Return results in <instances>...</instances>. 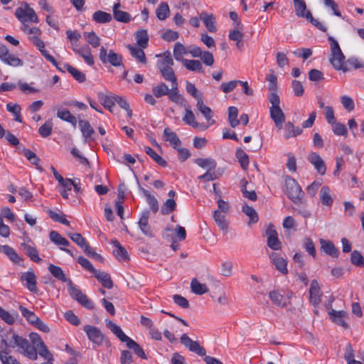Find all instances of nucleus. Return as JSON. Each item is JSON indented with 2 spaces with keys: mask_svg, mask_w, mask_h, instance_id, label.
<instances>
[{
  "mask_svg": "<svg viewBox=\"0 0 364 364\" xmlns=\"http://www.w3.org/2000/svg\"><path fill=\"white\" fill-rule=\"evenodd\" d=\"M328 40L331 48V63L336 70L346 72L348 69L344 66L345 56L341 50L338 41L332 36H329Z\"/></svg>",
  "mask_w": 364,
  "mask_h": 364,
  "instance_id": "nucleus-4",
  "label": "nucleus"
},
{
  "mask_svg": "<svg viewBox=\"0 0 364 364\" xmlns=\"http://www.w3.org/2000/svg\"><path fill=\"white\" fill-rule=\"evenodd\" d=\"M199 16L208 31L211 33L216 32L217 27L215 26V19L213 14L203 11L200 14Z\"/></svg>",
  "mask_w": 364,
  "mask_h": 364,
  "instance_id": "nucleus-22",
  "label": "nucleus"
},
{
  "mask_svg": "<svg viewBox=\"0 0 364 364\" xmlns=\"http://www.w3.org/2000/svg\"><path fill=\"white\" fill-rule=\"evenodd\" d=\"M121 5L119 3L114 4L113 6V16L116 21L127 23L130 20V16L128 13L123 11L120 9Z\"/></svg>",
  "mask_w": 364,
  "mask_h": 364,
  "instance_id": "nucleus-30",
  "label": "nucleus"
},
{
  "mask_svg": "<svg viewBox=\"0 0 364 364\" xmlns=\"http://www.w3.org/2000/svg\"><path fill=\"white\" fill-rule=\"evenodd\" d=\"M34 348L36 350L37 354L46 360H53L52 353L48 350L43 342H41V345L38 348Z\"/></svg>",
  "mask_w": 364,
  "mask_h": 364,
  "instance_id": "nucleus-54",
  "label": "nucleus"
},
{
  "mask_svg": "<svg viewBox=\"0 0 364 364\" xmlns=\"http://www.w3.org/2000/svg\"><path fill=\"white\" fill-rule=\"evenodd\" d=\"M268 100L272 104L269 108L270 117L274 122L275 126L281 129L285 122V115L279 107V97L276 92H271L268 96Z\"/></svg>",
  "mask_w": 364,
  "mask_h": 364,
  "instance_id": "nucleus-3",
  "label": "nucleus"
},
{
  "mask_svg": "<svg viewBox=\"0 0 364 364\" xmlns=\"http://www.w3.org/2000/svg\"><path fill=\"white\" fill-rule=\"evenodd\" d=\"M21 28L28 36V41L35 46L42 55L54 66H57L55 58L45 49V43L40 38L42 34L41 29L36 26H30L28 24L22 25Z\"/></svg>",
  "mask_w": 364,
  "mask_h": 364,
  "instance_id": "nucleus-2",
  "label": "nucleus"
},
{
  "mask_svg": "<svg viewBox=\"0 0 364 364\" xmlns=\"http://www.w3.org/2000/svg\"><path fill=\"white\" fill-rule=\"evenodd\" d=\"M149 214L148 212L144 213L138 223V225L141 232L146 236H151V228L149 225Z\"/></svg>",
  "mask_w": 364,
  "mask_h": 364,
  "instance_id": "nucleus-33",
  "label": "nucleus"
},
{
  "mask_svg": "<svg viewBox=\"0 0 364 364\" xmlns=\"http://www.w3.org/2000/svg\"><path fill=\"white\" fill-rule=\"evenodd\" d=\"M100 58L103 63H109L114 66H119L122 63V58L112 50H109L108 54L107 50L102 47L100 48Z\"/></svg>",
  "mask_w": 364,
  "mask_h": 364,
  "instance_id": "nucleus-13",
  "label": "nucleus"
},
{
  "mask_svg": "<svg viewBox=\"0 0 364 364\" xmlns=\"http://www.w3.org/2000/svg\"><path fill=\"white\" fill-rule=\"evenodd\" d=\"M1 348L8 350L9 348H18V352L31 360L37 359L36 350L34 346L29 344L28 341L15 333L11 328L1 331Z\"/></svg>",
  "mask_w": 364,
  "mask_h": 364,
  "instance_id": "nucleus-1",
  "label": "nucleus"
},
{
  "mask_svg": "<svg viewBox=\"0 0 364 364\" xmlns=\"http://www.w3.org/2000/svg\"><path fill=\"white\" fill-rule=\"evenodd\" d=\"M302 133V129L299 127H295L291 122H288L285 125L284 138L289 139L295 137Z\"/></svg>",
  "mask_w": 364,
  "mask_h": 364,
  "instance_id": "nucleus-36",
  "label": "nucleus"
},
{
  "mask_svg": "<svg viewBox=\"0 0 364 364\" xmlns=\"http://www.w3.org/2000/svg\"><path fill=\"white\" fill-rule=\"evenodd\" d=\"M309 295H310V302L314 306H317L321 302V297L322 296V292L321 291V288L317 280L314 279L311 281L310 289H309Z\"/></svg>",
  "mask_w": 364,
  "mask_h": 364,
  "instance_id": "nucleus-14",
  "label": "nucleus"
},
{
  "mask_svg": "<svg viewBox=\"0 0 364 364\" xmlns=\"http://www.w3.org/2000/svg\"><path fill=\"white\" fill-rule=\"evenodd\" d=\"M48 270L56 279L62 282H67V278L61 267L54 264H50L48 267Z\"/></svg>",
  "mask_w": 364,
  "mask_h": 364,
  "instance_id": "nucleus-51",
  "label": "nucleus"
},
{
  "mask_svg": "<svg viewBox=\"0 0 364 364\" xmlns=\"http://www.w3.org/2000/svg\"><path fill=\"white\" fill-rule=\"evenodd\" d=\"M48 213L54 221L60 223L68 226L70 225V222L65 218V215L63 214V213L60 211L56 212L54 210H49L48 211Z\"/></svg>",
  "mask_w": 364,
  "mask_h": 364,
  "instance_id": "nucleus-53",
  "label": "nucleus"
},
{
  "mask_svg": "<svg viewBox=\"0 0 364 364\" xmlns=\"http://www.w3.org/2000/svg\"><path fill=\"white\" fill-rule=\"evenodd\" d=\"M83 36L86 41L93 48H97L100 46V38L95 32H84Z\"/></svg>",
  "mask_w": 364,
  "mask_h": 364,
  "instance_id": "nucleus-47",
  "label": "nucleus"
},
{
  "mask_svg": "<svg viewBox=\"0 0 364 364\" xmlns=\"http://www.w3.org/2000/svg\"><path fill=\"white\" fill-rule=\"evenodd\" d=\"M157 18L162 21L169 16V7L167 4L161 3L156 10Z\"/></svg>",
  "mask_w": 364,
  "mask_h": 364,
  "instance_id": "nucleus-55",
  "label": "nucleus"
},
{
  "mask_svg": "<svg viewBox=\"0 0 364 364\" xmlns=\"http://www.w3.org/2000/svg\"><path fill=\"white\" fill-rule=\"evenodd\" d=\"M15 16L22 23V25L27 24L29 22H38V18L35 11L26 4L21 5L16 9Z\"/></svg>",
  "mask_w": 364,
  "mask_h": 364,
  "instance_id": "nucleus-6",
  "label": "nucleus"
},
{
  "mask_svg": "<svg viewBox=\"0 0 364 364\" xmlns=\"http://www.w3.org/2000/svg\"><path fill=\"white\" fill-rule=\"evenodd\" d=\"M92 18L97 23H105L111 21L112 16L110 14L97 11L93 14Z\"/></svg>",
  "mask_w": 364,
  "mask_h": 364,
  "instance_id": "nucleus-46",
  "label": "nucleus"
},
{
  "mask_svg": "<svg viewBox=\"0 0 364 364\" xmlns=\"http://www.w3.org/2000/svg\"><path fill=\"white\" fill-rule=\"evenodd\" d=\"M270 72L266 77V80L268 82V88L272 91L271 92H276L277 90V77L274 70H270Z\"/></svg>",
  "mask_w": 364,
  "mask_h": 364,
  "instance_id": "nucleus-59",
  "label": "nucleus"
},
{
  "mask_svg": "<svg viewBox=\"0 0 364 364\" xmlns=\"http://www.w3.org/2000/svg\"><path fill=\"white\" fill-rule=\"evenodd\" d=\"M242 211L250 218L248 225H251L258 221V215L252 207L249 206L247 204H245L242 207Z\"/></svg>",
  "mask_w": 364,
  "mask_h": 364,
  "instance_id": "nucleus-38",
  "label": "nucleus"
},
{
  "mask_svg": "<svg viewBox=\"0 0 364 364\" xmlns=\"http://www.w3.org/2000/svg\"><path fill=\"white\" fill-rule=\"evenodd\" d=\"M97 98L105 108L112 112V107L114 106L115 103V96H109L105 93L99 92L97 94Z\"/></svg>",
  "mask_w": 364,
  "mask_h": 364,
  "instance_id": "nucleus-29",
  "label": "nucleus"
},
{
  "mask_svg": "<svg viewBox=\"0 0 364 364\" xmlns=\"http://www.w3.org/2000/svg\"><path fill=\"white\" fill-rule=\"evenodd\" d=\"M197 108L203 115L205 119L210 123V124H213L215 123V120L213 119V114L210 107H207L204 105L202 97L197 100Z\"/></svg>",
  "mask_w": 364,
  "mask_h": 364,
  "instance_id": "nucleus-24",
  "label": "nucleus"
},
{
  "mask_svg": "<svg viewBox=\"0 0 364 364\" xmlns=\"http://www.w3.org/2000/svg\"><path fill=\"white\" fill-rule=\"evenodd\" d=\"M19 310L22 316L29 322L39 330L43 332H48L49 328L46 325L33 311H31L28 309L20 306Z\"/></svg>",
  "mask_w": 364,
  "mask_h": 364,
  "instance_id": "nucleus-8",
  "label": "nucleus"
},
{
  "mask_svg": "<svg viewBox=\"0 0 364 364\" xmlns=\"http://www.w3.org/2000/svg\"><path fill=\"white\" fill-rule=\"evenodd\" d=\"M333 300V297H331L328 304H326V309L328 310V315L333 322L346 329L348 328V325L346 321L348 318V314L344 311H336L332 309L331 304Z\"/></svg>",
  "mask_w": 364,
  "mask_h": 364,
  "instance_id": "nucleus-7",
  "label": "nucleus"
},
{
  "mask_svg": "<svg viewBox=\"0 0 364 364\" xmlns=\"http://www.w3.org/2000/svg\"><path fill=\"white\" fill-rule=\"evenodd\" d=\"M126 344L129 348L133 349L137 355L142 358H146V355L143 349L134 341L129 338Z\"/></svg>",
  "mask_w": 364,
  "mask_h": 364,
  "instance_id": "nucleus-61",
  "label": "nucleus"
},
{
  "mask_svg": "<svg viewBox=\"0 0 364 364\" xmlns=\"http://www.w3.org/2000/svg\"><path fill=\"white\" fill-rule=\"evenodd\" d=\"M21 280L26 282V287L31 291H37L36 277L33 272L28 271L23 273L21 276Z\"/></svg>",
  "mask_w": 364,
  "mask_h": 364,
  "instance_id": "nucleus-20",
  "label": "nucleus"
},
{
  "mask_svg": "<svg viewBox=\"0 0 364 364\" xmlns=\"http://www.w3.org/2000/svg\"><path fill=\"white\" fill-rule=\"evenodd\" d=\"M3 62L10 66L13 67H20L23 65V61L13 54H10L7 55L6 58L3 60Z\"/></svg>",
  "mask_w": 364,
  "mask_h": 364,
  "instance_id": "nucleus-60",
  "label": "nucleus"
},
{
  "mask_svg": "<svg viewBox=\"0 0 364 364\" xmlns=\"http://www.w3.org/2000/svg\"><path fill=\"white\" fill-rule=\"evenodd\" d=\"M127 48L130 51L131 55L138 61L141 63H146V57L144 52L141 48H139L136 46L129 45Z\"/></svg>",
  "mask_w": 364,
  "mask_h": 364,
  "instance_id": "nucleus-43",
  "label": "nucleus"
},
{
  "mask_svg": "<svg viewBox=\"0 0 364 364\" xmlns=\"http://www.w3.org/2000/svg\"><path fill=\"white\" fill-rule=\"evenodd\" d=\"M93 274L102 286L108 289L112 287V282L108 274L104 272L97 271V269Z\"/></svg>",
  "mask_w": 364,
  "mask_h": 364,
  "instance_id": "nucleus-41",
  "label": "nucleus"
},
{
  "mask_svg": "<svg viewBox=\"0 0 364 364\" xmlns=\"http://www.w3.org/2000/svg\"><path fill=\"white\" fill-rule=\"evenodd\" d=\"M60 193L64 198H68V191H71L75 181L70 179L65 178L60 183Z\"/></svg>",
  "mask_w": 364,
  "mask_h": 364,
  "instance_id": "nucleus-49",
  "label": "nucleus"
},
{
  "mask_svg": "<svg viewBox=\"0 0 364 364\" xmlns=\"http://www.w3.org/2000/svg\"><path fill=\"white\" fill-rule=\"evenodd\" d=\"M60 71L65 72L68 71L69 73L72 75V76L79 82H83L85 81L86 77L85 75L77 70V68L71 66L69 64H63L62 67H59L57 63V66H55Z\"/></svg>",
  "mask_w": 364,
  "mask_h": 364,
  "instance_id": "nucleus-17",
  "label": "nucleus"
},
{
  "mask_svg": "<svg viewBox=\"0 0 364 364\" xmlns=\"http://www.w3.org/2000/svg\"><path fill=\"white\" fill-rule=\"evenodd\" d=\"M195 163L200 167L208 168L209 170L214 169L216 166L215 161L211 159H197Z\"/></svg>",
  "mask_w": 364,
  "mask_h": 364,
  "instance_id": "nucleus-57",
  "label": "nucleus"
},
{
  "mask_svg": "<svg viewBox=\"0 0 364 364\" xmlns=\"http://www.w3.org/2000/svg\"><path fill=\"white\" fill-rule=\"evenodd\" d=\"M320 199L323 205L330 206L333 203V198L330 194V189L327 186H323L320 191Z\"/></svg>",
  "mask_w": 364,
  "mask_h": 364,
  "instance_id": "nucleus-44",
  "label": "nucleus"
},
{
  "mask_svg": "<svg viewBox=\"0 0 364 364\" xmlns=\"http://www.w3.org/2000/svg\"><path fill=\"white\" fill-rule=\"evenodd\" d=\"M309 162L314 166L318 173L324 175L326 171V164L321 157L316 153L313 152L309 155Z\"/></svg>",
  "mask_w": 364,
  "mask_h": 364,
  "instance_id": "nucleus-16",
  "label": "nucleus"
},
{
  "mask_svg": "<svg viewBox=\"0 0 364 364\" xmlns=\"http://www.w3.org/2000/svg\"><path fill=\"white\" fill-rule=\"evenodd\" d=\"M57 117L60 119L70 123L73 127H76L77 119L68 109H60L57 111Z\"/></svg>",
  "mask_w": 364,
  "mask_h": 364,
  "instance_id": "nucleus-37",
  "label": "nucleus"
},
{
  "mask_svg": "<svg viewBox=\"0 0 364 364\" xmlns=\"http://www.w3.org/2000/svg\"><path fill=\"white\" fill-rule=\"evenodd\" d=\"M191 289L197 295H203L209 291L206 284L200 283L196 278H193L191 282Z\"/></svg>",
  "mask_w": 364,
  "mask_h": 364,
  "instance_id": "nucleus-35",
  "label": "nucleus"
},
{
  "mask_svg": "<svg viewBox=\"0 0 364 364\" xmlns=\"http://www.w3.org/2000/svg\"><path fill=\"white\" fill-rule=\"evenodd\" d=\"M67 37L69 41L71 42L72 48L75 47L77 48V42L81 38V35L79 32L76 31L68 30L66 31Z\"/></svg>",
  "mask_w": 364,
  "mask_h": 364,
  "instance_id": "nucleus-62",
  "label": "nucleus"
},
{
  "mask_svg": "<svg viewBox=\"0 0 364 364\" xmlns=\"http://www.w3.org/2000/svg\"><path fill=\"white\" fill-rule=\"evenodd\" d=\"M186 90L196 100L202 97L201 93L198 90L195 85L188 81L186 82Z\"/></svg>",
  "mask_w": 364,
  "mask_h": 364,
  "instance_id": "nucleus-63",
  "label": "nucleus"
},
{
  "mask_svg": "<svg viewBox=\"0 0 364 364\" xmlns=\"http://www.w3.org/2000/svg\"><path fill=\"white\" fill-rule=\"evenodd\" d=\"M213 218L219 228L226 232L228 228V223L225 214L221 213V211L215 210L213 214Z\"/></svg>",
  "mask_w": 364,
  "mask_h": 364,
  "instance_id": "nucleus-32",
  "label": "nucleus"
},
{
  "mask_svg": "<svg viewBox=\"0 0 364 364\" xmlns=\"http://www.w3.org/2000/svg\"><path fill=\"white\" fill-rule=\"evenodd\" d=\"M285 193L294 203H300L304 195L299 183L290 176L285 178Z\"/></svg>",
  "mask_w": 364,
  "mask_h": 364,
  "instance_id": "nucleus-5",
  "label": "nucleus"
},
{
  "mask_svg": "<svg viewBox=\"0 0 364 364\" xmlns=\"http://www.w3.org/2000/svg\"><path fill=\"white\" fill-rule=\"evenodd\" d=\"M68 292L74 299L87 309H93L92 303L77 287L72 283L70 280H68Z\"/></svg>",
  "mask_w": 364,
  "mask_h": 364,
  "instance_id": "nucleus-9",
  "label": "nucleus"
},
{
  "mask_svg": "<svg viewBox=\"0 0 364 364\" xmlns=\"http://www.w3.org/2000/svg\"><path fill=\"white\" fill-rule=\"evenodd\" d=\"M238 109L236 107H230L228 108V122L231 127L235 128L240 124L237 119Z\"/></svg>",
  "mask_w": 364,
  "mask_h": 364,
  "instance_id": "nucleus-45",
  "label": "nucleus"
},
{
  "mask_svg": "<svg viewBox=\"0 0 364 364\" xmlns=\"http://www.w3.org/2000/svg\"><path fill=\"white\" fill-rule=\"evenodd\" d=\"M83 330L85 332L88 339L95 346H101L103 341L105 340V337L100 331V329L96 326L91 325H85L83 327Z\"/></svg>",
  "mask_w": 364,
  "mask_h": 364,
  "instance_id": "nucleus-10",
  "label": "nucleus"
},
{
  "mask_svg": "<svg viewBox=\"0 0 364 364\" xmlns=\"http://www.w3.org/2000/svg\"><path fill=\"white\" fill-rule=\"evenodd\" d=\"M112 243L115 247L113 250V254L115 257L120 262L127 261L129 259V257L127 250L116 240H112Z\"/></svg>",
  "mask_w": 364,
  "mask_h": 364,
  "instance_id": "nucleus-25",
  "label": "nucleus"
},
{
  "mask_svg": "<svg viewBox=\"0 0 364 364\" xmlns=\"http://www.w3.org/2000/svg\"><path fill=\"white\" fill-rule=\"evenodd\" d=\"M350 261L353 264L356 266L360 267L364 265V258L362 255L357 250H354L351 252Z\"/></svg>",
  "mask_w": 364,
  "mask_h": 364,
  "instance_id": "nucleus-64",
  "label": "nucleus"
},
{
  "mask_svg": "<svg viewBox=\"0 0 364 364\" xmlns=\"http://www.w3.org/2000/svg\"><path fill=\"white\" fill-rule=\"evenodd\" d=\"M0 252H4L13 262L20 264L21 257L16 253L14 248L9 245L0 246Z\"/></svg>",
  "mask_w": 364,
  "mask_h": 364,
  "instance_id": "nucleus-34",
  "label": "nucleus"
},
{
  "mask_svg": "<svg viewBox=\"0 0 364 364\" xmlns=\"http://www.w3.org/2000/svg\"><path fill=\"white\" fill-rule=\"evenodd\" d=\"M271 301L277 306L284 307L287 305L290 297L285 298L279 291H272L269 294Z\"/></svg>",
  "mask_w": 364,
  "mask_h": 364,
  "instance_id": "nucleus-28",
  "label": "nucleus"
},
{
  "mask_svg": "<svg viewBox=\"0 0 364 364\" xmlns=\"http://www.w3.org/2000/svg\"><path fill=\"white\" fill-rule=\"evenodd\" d=\"M53 122L51 119L46 121L39 129L38 133L42 137H48L50 135L53 129Z\"/></svg>",
  "mask_w": 364,
  "mask_h": 364,
  "instance_id": "nucleus-58",
  "label": "nucleus"
},
{
  "mask_svg": "<svg viewBox=\"0 0 364 364\" xmlns=\"http://www.w3.org/2000/svg\"><path fill=\"white\" fill-rule=\"evenodd\" d=\"M141 191L144 193V196L146 197V202L150 206L152 211L154 213H156L159 210V205L156 198L154 196L151 195L150 193L145 189L142 188Z\"/></svg>",
  "mask_w": 364,
  "mask_h": 364,
  "instance_id": "nucleus-50",
  "label": "nucleus"
},
{
  "mask_svg": "<svg viewBox=\"0 0 364 364\" xmlns=\"http://www.w3.org/2000/svg\"><path fill=\"white\" fill-rule=\"evenodd\" d=\"M269 258L278 271L283 274H287V261L283 257H279L276 252H272Z\"/></svg>",
  "mask_w": 364,
  "mask_h": 364,
  "instance_id": "nucleus-23",
  "label": "nucleus"
},
{
  "mask_svg": "<svg viewBox=\"0 0 364 364\" xmlns=\"http://www.w3.org/2000/svg\"><path fill=\"white\" fill-rule=\"evenodd\" d=\"M236 158L240 164V166L243 170H246L249 166V156L248 155L241 149H238L235 153Z\"/></svg>",
  "mask_w": 364,
  "mask_h": 364,
  "instance_id": "nucleus-48",
  "label": "nucleus"
},
{
  "mask_svg": "<svg viewBox=\"0 0 364 364\" xmlns=\"http://www.w3.org/2000/svg\"><path fill=\"white\" fill-rule=\"evenodd\" d=\"M166 237H171L172 240V249L174 250L178 249L179 245L177 242L182 240V227L178 226L176 229L168 228L166 230Z\"/></svg>",
  "mask_w": 364,
  "mask_h": 364,
  "instance_id": "nucleus-18",
  "label": "nucleus"
},
{
  "mask_svg": "<svg viewBox=\"0 0 364 364\" xmlns=\"http://www.w3.org/2000/svg\"><path fill=\"white\" fill-rule=\"evenodd\" d=\"M164 136L165 140L170 143V144L181 154L182 150L181 149V141L176 134L172 132L170 129H165L164 131Z\"/></svg>",
  "mask_w": 364,
  "mask_h": 364,
  "instance_id": "nucleus-19",
  "label": "nucleus"
},
{
  "mask_svg": "<svg viewBox=\"0 0 364 364\" xmlns=\"http://www.w3.org/2000/svg\"><path fill=\"white\" fill-rule=\"evenodd\" d=\"M49 238L51 242L59 246L60 250L73 256V253L69 249L63 247L68 246L70 244L69 242L65 237L61 236L58 232L54 230L51 231L49 235Z\"/></svg>",
  "mask_w": 364,
  "mask_h": 364,
  "instance_id": "nucleus-15",
  "label": "nucleus"
},
{
  "mask_svg": "<svg viewBox=\"0 0 364 364\" xmlns=\"http://www.w3.org/2000/svg\"><path fill=\"white\" fill-rule=\"evenodd\" d=\"M73 50L76 54L80 55L87 65H92L94 64V58L91 50L87 46H84L81 48L73 47Z\"/></svg>",
  "mask_w": 364,
  "mask_h": 364,
  "instance_id": "nucleus-21",
  "label": "nucleus"
},
{
  "mask_svg": "<svg viewBox=\"0 0 364 364\" xmlns=\"http://www.w3.org/2000/svg\"><path fill=\"white\" fill-rule=\"evenodd\" d=\"M136 40L137 42V44L141 47L142 48H144L147 46L148 43V35L146 30H140L138 31L136 33Z\"/></svg>",
  "mask_w": 364,
  "mask_h": 364,
  "instance_id": "nucleus-56",
  "label": "nucleus"
},
{
  "mask_svg": "<svg viewBox=\"0 0 364 364\" xmlns=\"http://www.w3.org/2000/svg\"><path fill=\"white\" fill-rule=\"evenodd\" d=\"M79 127L82 132V136H84L85 141L90 139L92 135L94 134V129L91 127L90 124L88 121L81 119L79 121Z\"/></svg>",
  "mask_w": 364,
  "mask_h": 364,
  "instance_id": "nucleus-40",
  "label": "nucleus"
},
{
  "mask_svg": "<svg viewBox=\"0 0 364 364\" xmlns=\"http://www.w3.org/2000/svg\"><path fill=\"white\" fill-rule=\"evenodd\" d=\"M293 3L296 16L305 18L308 12H311L307 10L306 4L304 0H294Z\"/></svg>",
  "mask_w": 364,
  "mask_h": 364,
  "instance_id": "nucleus-31",
  "label": "nucleus"
},
{
  "mask_svg": "<svg viewBox=\"0 0 364 364\" xmlns=\"http://www.w3.org/2000/svg\"><path fill=\"white\" fill-rule=\"evenodd\" d=\"M107 327L122 341L127 343L130 338L126 336L122 328L110 320L106 321Z\"/></svg>",
  "mask_w": 364,
  "mask_h": 364,
  "instance_id": "nucleus-27",
  "label": "nucleus"
},
{
  "mask_svg": "<svg viewBox=\"0 0 364 364\" xmlns=\"http://www.w3.org/2000/svg\"><path fill=\"white\" fill-rule=\"evenodd\" d=\"M183 346L188 349L189 351L199 356L205 355V349L198 341L192 340L186 334H183Z\"/></svg>",
  "mask_w": 364,
  "mask_h": 364,
  "instance_id": "nucleus-12",
  "label": "nucleus"
},
{
  "mask_svg": "<svg viewBox=\"0 0 364 364\" xmlns=\"http://www.w3.org/2000/svg\"><path fill=\"white\" fill-rule=\"evenodd\" d=\"M23 250L33 262L37 263L41 262L42 259L38 256V252L35 247L28 245H23Z\"/></svg>",
  "mask_w": 364,
  "mask_h": 364,
  "instance_id": "nucleus-42",
  "label": "nucleus"
},
{
  "mask_svg": "<svg viewBox=\"0 0 364 364\" xmlns=\"http://www.w3.org/2000/svg\"><path fill=\"white\" fill-rule=\"evenodd\" d=\"M183 66L191 71L201 73L204 72L201 63L198 60H187L183 58Z\"/></svg>",
  "mask_w": 364,
  "mask_h": 364,
  "instance_id": "nucleus-39",
  "label": "nucleus"
},
{
  "mask_svg": "<svg viewBox=\"0 0 364 364\" xmlns=\"http://www.w3.org/2000/svg\"><path fill=\"white\" fill-rule=\"evenodd\" d=\"M0 360L3 364H21L15 358L9 355L6 349L0 350Z\"/></svg>",
  "mask_w": 364,
  "mask_h": 364,
  "instance_id": "nucleus-52",
  "label": "nucleus"
},
{
  "mask_svg": "<svg viewBox=\"0 0 364 364\" xmlns=\"http://www.w3.org/2000/svg\"><path fill=\"white\" fill-rule=\"evenodd\" d=\"M267 237V246L273 250H279L282 248V243L278 238V234L272 225H269L266 230Z\"/></svg>",
  "mask_w": 364,
  "mask_h": 364,
  "instance_id": "nucleus-11",
  "label": "nucleus"
},
{
  "mask_svg": "<svg viewBox=\"0 0 364 364\" xmlns=\"http://www.w3.org/2000/svg\"><path fill=\"white\" fill-rule=\"evenodd\" d=\"M319 242L321 244V250H323L326 255H328L333 257H338V251L331 241L320 239Z\"/></svg>",
  "mask_w": 364,
  "mask_h": 364,
  "instance_id": "nucleus-26",
  "label": "nucleus"
}]
</instances>
